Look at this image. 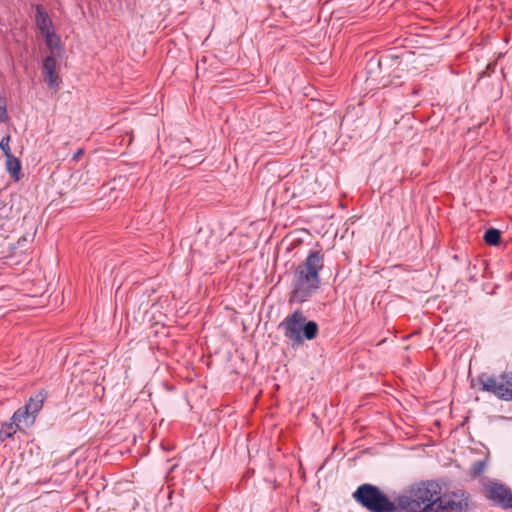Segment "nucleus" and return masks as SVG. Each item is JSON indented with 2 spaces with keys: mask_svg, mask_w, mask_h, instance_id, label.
I'll use <instances>...</instances> for the list:
<instances>
[{
  "mask_svg": "<svg viewBox=\"0 0 512 512\" xmlns=\"http://www.w3.org/2000/svg\"><path fill=\"white\" fill-rule=\"evenodd\" d=\"M324 261V253L321 250H313L297 266L292 281L291 303H303L319 290L321 286L320 272L324 268Z\"/></svg>",
  "mask_w": 512,
  "mask_h": 512,
  "instance_id": "1",
  "label": "nucleus"
},
{
  "mask_svg": "<svg viewBox=\"0 0 512 512\" xmlns=\"http://www.w3.org/2000/svg\"><path fill=\"white\" fill-rule=\"evenodd\" d=\"M441 487L435 481L413 484L398 496L400 512H437Z\"/></svg>",
  "mask_w": 512,
  "mask_h": 512,
  "instance_id": "2",
  "label": "nucleus"
},
{
  "mask_svg": "<svg viewBox=\"0 0 512 512\" xmlns=\"http://www.w3.org/2000/svg\"><path fill=\"white\" fill-rule=\"evenodd\" d=\"M284 336L292 343V346H300L304 340H313L318 334V324L315 321H307L301 310H296L287 316L280 324Z\"/></svg>",
  "mask_w": 512,
  "mask_h": 512,
  "instance_id": "3",
  "label": "nucleus"
},
{
  "mask_svg": "<svg viewBox=\"0 0 512 512\" xmlns=\"http://www.w3.org/2000/svg\"><path fill=\"white\" fill-rule=\"evenodd\" d=\"M353 497L370 512H400L398 496L392 501L372 484L359 486Z\"/></svg>",
  "mask_w": 512,
  "mask_h": 512,
  "instance_id": "4",
  "label": "nucleus"
},
{
  "mask_svg": "<svg viewBox=\"0 0 512 512\" xmlns=\"http://www.w3.org/2000/svg\"><path fill=\"white\" fill-rule=\"evenodd\" d=\"M480 385L483 391L491 392L500 399L512 400V371L497 377L482 378L480 379Z\"/></svg>",
  "mask_w": 512,
  "mask_h": 512,
  "instance_id": "5",
  "label": "nucleus"
},
{
  "mask_svg": "<svg viewBox=\"0 0 512 512\" xmlns=\"http://www.w3.org/2000/svg\"><path fill=\"white\" fill-rule=\"evenodd\" d=\"M468 497L463 491L442 496L437 505V512H468Z\"/></svg>",
  "mask_w": 512,
  "mask_h": 512,
  "instance_id": "6",
  "label": "nucleus"
},
{
  "mask_svg": "<svg viewBox=\"0 0 512 512\" xmlns=\"http://www.w3.org/2000/svg\"><path fill=\"white\" fill-rule=\"evenodd\" d=\"M57 61L56 56L48 55L45 57L42 66V73L45 81L50 88H57L59 86V76L57 74Z\"/></svg>",
  "mask_w": 512,
  "mask_h": 512,
  "instance_id": "7",
  "label": "nucleus"
},
{
  "mask_svg": "<svg viewBox=\"0 0 512 512\" xmlns=\"http://www.w3.org/2000/svg\"><path fill=\"white\" fill-rule=\"evenodd\" d=\"M489 497L505 507L512 508V493L503 485L493 483L488 487Z\"/></svg>",
  "mask_w": 512,
  "mask_h": 512,
  "instance_id": "8",
  "label": "nucleus"
},
{
  "mask_svg": "<svg viewBox=\"0 0 512 512\" xmlns=\"http://www.w3.org/2000/svg\"><path fill=\"white\" fill-rule=\"evenodd\" d=\"M35 21L42 35L54 31L53 23L41 5L36 6Z\"/></svg>",
  "mask_w": 512,
  "mask_h": 512,
  "instance_id": "9",
  "label": "nucleus"
},
{
  "mask_svg": "<svg viewBox=\"0 0 512 512\" xmlns=\"http://www.w3.org/2000/svg\"><path fill=\"white\" fill-rule=\"evenodd\" d=\"M43 36L45 37L46 45L50 50V55L60 56L62 51L61 40L55 31L44 34Z\"/></svg>",
  "mask_w": 512,
  "mask_h": 512,
  "instance_id": "10",
  "label": "nucleus"
},
{
  "mask_svg": "<svg viewBox=\"0 0 512 512\" xmlns=\"http://www.w3.org/2000/svg\"><path fill=\"white\" fill-rule=\"evenodd\" d=\"M6 170L15 181H19L21 178V162L15 156L5 157Z\"/></svg>",
  "mask_w": 512,
  "mask_h": 512,
  "instance_id": "11",
  "label": "nucleus"
},
{
  "mask_svg": "<svg viewBox=\"0 0 512 512\" xmlns=\"http://www.w3.org/2000/svg\"><path fill=\"white\" fill-rule=\"evenodd\" d=\"M11 420L15 421L20 426L22 424L25 426H29L34 423L35 418L32 415H30L24 407H22L14 412Z\"/></svg>",
  "mask_w": 512,
  "mask_h": 512,
  "instance_id": "12",
  "label": "nucleus"
},
{
  "mask_svg": "<svg viewBox=\"0 0 512 512\" xmlns=\"http://www.w3.org/2000/svg\"><path fill=\"white\" fill-rule=\"evenodd\" d=\"M20 427L21 426L13 420H10V422L4 423L0 429L1 441H5L6 439L11 438Z\"/></svg>",
  "mask_w": 512,
  "mask_h": 512,
  "instance_id": "13",
  "label": "nucleus"
},
{
  "mask_svg": "<svg viewBox=\"0 0 512 512\" xmlns=\"http://www.w3.org/2000/svg\"><path fill=\"white\" fill-rule=\"evenodd\" d=\"M43 406V398L41 395H36L35 397H31L29 402L24 406L26 411L34 418L42 409Z\"/></svg>",
  "mask_w": 512,
  "mask_h": 512,
  "instance_id": "14",
  "label": "nucleus"
},
{
  "mask_svg": "<svg viewBox=\"0 0 512 512\" xmlns=\"http://www.w3.org/2000/svg\"><path fill=\"white\" fill-rule=\"evenodd\" d=\"M501 234L500 231L495 228H489L484 233V241L492 246H496L500 243Z\"/></svg>",
  "mask_w": 512,
  "mask_h": 512,
  "instance_id": "15",
  "label": "nucleus"
},
{
  "mask_svg": "<svg viewBox=\"0 0 512 512\" xmlns=\"http://www.w3.org/2000/svg\"><path fill=\"white\" fill-rule=\"evenodd\" d=\"M11 136L6 135L0 141V149L5 157L13 156L10 148Z\"/></svg>",
  "mask_w": 512,
  "mask_h": 512,
  "instance_id": "16",
  "label": "nucleus"
},
{
  "mask_svg": "<svg viewBox=\"0 0 512 512\" xmlns=\"http://www.w3.org/2000/svg\"><path fill=\"white\" fill-rule=\"evenodd\" d=\"M8 120L7 108L4 98L0 97V122Z\"/></svg>",
  "mask_w": 512,
  "mask_h": 512,
  "instance_id": "17",
  "label": "nucleus"
},
{
  "mask_svg": "<svg viewBox=\"0 0 512 512\" xmlns=\"http://www.w3.org/2000/svg\"><path fill=\"white\" fill-rule=\"evenodd\" d=\"M485 463L483 461H477L473 464V472L475 475H479L483 472Z\"/></svg>",
  "mask_w": 512,
  "mask_h": 512,
  "instance_id": "18",
  "label": "nucleus"
},
{
  "mask_svg": "<svg viewBox=\"0 0 512 512\" xmlns=\"http://www.w3.org/2000/svg\"><path fill=\"white\" fill-rule=\"evenodd\" d=\"M84 154V151L83 149H78L74 154H73V160L75 161H78L82 155Z\"/></svg>",
  "mask_w": 512,
  "mask_h": 512,
  "instance_id": "19",
  "label": "nucleus"
}]
</instances>
